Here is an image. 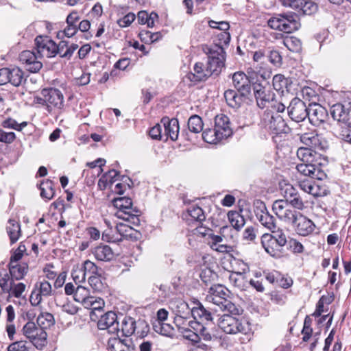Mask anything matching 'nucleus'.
<instances>
[{"mask_svg":"<svg viewBox=\"0 0 351 351\" xmlns=\"http://www.w3.org/2000/svg\"><path fill=\"white\" fill-rule=\"evenodd\" d=\"M270 77L269 72L265 71L260 73L259 81L253 86L254 94L257 105L261 108H267L274 99V94L270 90L267 78Z\"/></svg>","mask_w":351,"mask_h":351,"instance_id":"5","label":"nucleus"},{"mask_svg":"<svg viewBox=\"0 0 351 351\" xmlns=\"http://www.w3.org/2000/svg\"><path fill=\"white\" fill-rule=\"evenodd\" d=\"M261 243L265 252L275 258L282 256L283 246H280L274 240H272L271 235L264 234L262 236Z\"/></svg>","mask_w":351,"mask_h":351,"instance_id":"24","label":"nucleus"},{"mask_svg":"<svg viewBox=\"0 0 351 351\" xmlns=\"http://www.w3.org/2000/svg\"><path fill=\"white\" fill-rule=\"evenodd\" d=\"M297 156L303 162L315 163L316 159L319 157V154L315 149L307 147H301L298 149Z\"/></svg>","mask_w":351,"mask_h":351,"instance_id":"33","label":"nucleus"},{"mask_svg":"<svg viewBox=\"0 0 351 351\" xmlns=\"http://www.w3.org/2000/svg\"><path fill=\"white\" fill-rule=\"evenodd\" d=\"M92 254L99 261H110L114 257L112 248L107 245H99L93 248Z\"/></svg>","mask_w":351,"mask_h":351,"instance_id":"31","label":"nucleus"},{"mask_svg":"<svg viewBox=\"0 0 351 351\" xmlns=\"http://www.w3.org/2000/svg\"><path fill=\"white\" fill-rule=\"evenodd\" d=\"M263 71H264L262 68L254 66L247 69V74L243 72H236L232 76L233 85L242 95H247L251 90V84L254 86V84L259 81L260 73Z\"/></svg>","mask_w":351,"mask_h":351,"instance_id":"4","label":"nucleus"},{"mask_svg":"<svg viewBox=\"0 0 351 351\" xmlns=\"http://www.w3.org/2000/svg\"><path fill=\"white\" fill-rule=\"evenodd\" d=\"M97 327L99 330H107L113 335L112 337H119V323L117 321V315L112 311L101 315L97 322Z\"/></svg>","mask_w":351,"mask_h":351,"instance_id":"13","label":"nucleus"},{"mask_svg":"<svg viewBox=\"0 0 351 351\" xmlns=\"http://www.w3.org/2000/svg\"><path fill=\"white\" fill-rule=\"evenodd\" d=\"M10 298H16L23 301L26 300V285L23 282H16L15 280L10 281V285L5 291Z\"/></svg>","mask_w":351,"mask_h":351,"instance_id":"32","label":"nucleus"},{"mask_svg":"<svg viewBox=\"0 0 351 351\" xmlns=\"http://www.w3.org/2000/svg\"><path fill=\"white\" fill-rule=\"evenodd\" d=\"M34 52L26 50L23 51L19 56L20 61L25 64L27 71L32 73H36L43 66L41 62L38 61Z\"/></svg>","mask_w":351,"mask_h":351,"instance_id":"22","label":"nucleus"},{"mask_svg":"<svg viewBox=\"0 0 351 351\" xmlns=\"http://www.w3.org/2000/svg\"><path fill=\"white\" fill-rule=\"evenodd\" d=\"M40 196L47 200L51 199L55 194V191L53 187V182L49 180L43 182L40 186Z\"/></svg>","mask_w":351,"mask_h":351,"instance_id":"51","label":"nucleus"},{"mask_svg":"<svg viewBox=\"0 0 351 351\" xmlns=\"http://www.w3.org/2000/svg\"><path fill=\"white\" fill-rule=\"evenodd\" d=\"M152 325L154 330L158 334L164 336H171L173 335V328L169 324H166L164 322L154 321Z\"/></svg>","mask_w":351,"mask_h":351,"instance_id":"48","label":"nucleus"},{"mask_svg":"<svg viewBox=\"0 0 351 351\" xmlns=\"http://www.w3.org/2000/svg\"><path fill=\"white\" fill-rule=\"evenodd\" d=\"M136 323L135 332L137 336L141 338L147 336L149 331V326L147 322L143 319H138Z\"/></svg>","mask_w":351,"mask_h":351,"instance_id":"55","label":"nucleus"},{"mask_svg":"<svg viewBox=\"0 0 351 351\" xmlns=\"http://www.w3.org/2000/svg\"><path fill=\"white\" fill-rule=\"evenodd\" d=\"M136 321L131 317H124L121 321L120 333L123 336L129 337L135 332Z\"/></svg>","mask_w":351,"mask_h":351,"instance_id":"38","label":"nucleus"},{"mask_svg":"<svg viewBox=\"0 0 351 351\" xmlns=\"http://www.w3.org/2000/svg\"><path fill=\"white\" fill-rule=\"evenodd\" d=\"M28 266L25 263L19 264L18 262L9 263L10 275L13 280H19L27 274Z\"/></svg>","mask_w":351,"mask_h":351,"instance_id":"34","label":"nucleus"},{"mask_svg":"<svg viewBox=\"0 0 351 351\" xmlns=\"http://www.w3.org/2000/svg\"><path fill=\"white\" fill-rule=\"evenodd\" d=\"M71 276L73 280L76 284L85 282L86 276L84 273V270H83V269L78 265L73 267L71 272Z\"/></svg>","mask_w":351,"mask_h":351,"instance_id":"58","label":"nucleus"},{"mask_svg":"<svg viewBox=\"0 0 351 351\" xmlns=\"http://www.w3.org/2000/svg\"><path fill=\"white\" fill-rule=\"evenodd\" d=\"M260 210L256 211V216L259 222L269 230L276 229L275 219L267 210L265 205L261 204Z\"/></svg>","mask_w":351,"mask_h":351,"instance_id":"29","label":"nucleus"},{"mask_svg":"<svg viewBox=\"0 0 351 351\" xmlns=\"http://www.w3.org/2000/svg\"><path fill=\"white\" fill-rule=\"evenodd\" d=\"M263 120L265 128L275 134L287 133L289 130L284 119L278 113L276 114L265 113Z\"/></svg>","mask_w":351,"mask_h":351,"instance_id":"17","label":"nucleus"},{"mask_svg":"<svg viewBox=\"0 0 351 351\" xmlns=\"http://www.w3.org/2000/svg\"><path fill=\"white\" fill-rule=\"evenodd\" d=\"M230 283L239 290H245L249 285V280L246 276L239 272H232L229 276Z\"/></svg>","mask_w":351,"mask_h":351,"instance_id":"36","label":"nucleus"},{"mask_svg":"<svg viewBox=\"0 0 351 351\" xmlns=\"http://www.w3.org/2000/svg\"><path fill=\"white\" fill-rule=\"evenodd\" d=\"M296 169L301 175L311 178L322 180L324 173L320 169L317 163L302 162L297 165Z\"/></svg>","mask_w":351,"mask_h":351,"instance_id":"23","label":"nucleus"},{"mask_svg":"<svg viewBox=\"0 0 351 351\" xmlns=\"http://www.w3.org/2000/svg\"><path fill=\"white\" fill-rule=\"evenodd\" d=\"M113 205L118 210L115 213L117 218L125 221H131L134 224H138L140 210L132 206V199L129 197H123L115 198Z\"/></svg>","mask_w":351,"mask_h":351,"instance_id":"7","label":"nucleus"},{"mask_svg":"<svg viewBox=\"0 0 351 351\" xmlns=\"http://www.w3.org/2000/svg\"><path fill=\"white\" fill-rule=\"evenodd\" d=\"M9 82L14 86H20L24 80L23 72L19 68L9 69Z\"/></svg>","mask_w":351,"mask_h":351,"instance_id":"47","label":"nucleus"},{"mask_svg":"<svg viewBox=\"0 0 351 351\" xmlns=\"http://www.w3.org/2000/svg\"><path fill=\"white\" fill-rule=\"evenodd\" d=\"M209 235L210 237L209 245L213 250L219 252H228L229 247L226 244H220L224 239L221 234L215 235L210 234Z\"/></svg>","mask_w":351,"mask_h":351,"instance_id":"44","label":"nucleus"},{"mask_svg":"<svg viewBox=\"0 0 351 351\" xmlns=\"http://www.w3.org/2000/svg\"><path fill=\"white\" fill-rule=\"evenodd\" d=\"M24 335L36 346H43L47 340V332L34 322H27L23 327Z\"/></svg>","mask_w":351,"mask_h":351,"instance_id":"14","label":"nucleus"},{"mask_svg":"<svg viewBox=\"0 0 351 351\" xmlns=\"http://www.w3.org/2000/svg\"><path fill=\"white\" fill-rule=\"evenodd\" d=\"M228 218L231 223V227L237 231L240 230L245 223V218L239 212L237 211H229L228 213Z\"/></svg>","mask_w":351,"mask_h":351,"instance_id":"42","label":"nucleus"},{"mask_svg":"<svg viewBox=\"0 0 351 351\" xmlns=\"http://www.w3.org/2000/svg\"><path fill=\"white\" fill-rule=\"evenodd\" d=\"M268 26L273 29L292 33L300 27L298 16L295 14H277L267 21Z\"/></svg>","mask_w":351,"mask_h":351,"instance_id":"6","label":"nucleus"},{"mask_svg":"<svg viewBox=\"0 0 351 351\" xmlns=\"http://www.w3.org/2000/svg\"><path fill=\"white\" fill-rule=\"evenodd\" d=\"M189 215L197 221H202L205 219L206 217L202 208L197 205L191 206L188 210Z\"/></svg>","mask_w":351,"mask_h":351,"instance_id":"54","label":"nucleus"},{"mask_svg":"<svg viewBox=\"0 0 351 351\" xmlns=\"http://www.w3.org/2000/svg\"><path fill=\"white\" fill-rule=\"evenodd\" d=\"M169 306L176 316L175 323L187 319L190 314L193 315L194 319L199 318L202 321H211L213 319L210 311L205 308L200 303L191 310L188 304L183 300L174 298L169 301Z\"/></svg>","mask_w":351,"mask_h":351,"instance_id":"1","label":"nucleus"},{"mask_svg":"<svg viewBox=\"0 0 351 351\" xmlns=\"http://www.w3.org/2000/svg\"><path fill=\"white\" fill-rule=\"evenodd\" d=\"M80 21V16L76 11L71 12L66 19V27L61 32L58 33L59 38H62L64 36L68 38H71L76 34L78 32L77 23Z\"/></svg>","mask_w":351,"mask_h":351,"instance_id":"25","label":"nucleus"},{"mask_svg":"<svg viewBox=\"0 0 351 351\" xmlns=\"http://www.w3.org/2000/svg\"><path fill=\"white\" fill-rule=\"evenodd\" d=\"M179 332L183 337L193 343H197L200 340L199 335L197 333L196 327L201 326L197 322L188 321L187 319L176 323Z\"/></svg>","mask_w":351,"mask_h":351,"instance_id":"18","label":"nucleus"},{"mask_svg":"<svg viewBox=\"0 0 351 351\" xmlns=\"http://www.w3.org/2000/svg\"><path fill=\"white\" fill-rule=\"evenodd\" d=\"M11 280H14L6 271H0V287L4 293L9 288Z\"/></svg>","mask_w":351,"mask_h":351,"instance_id":"61","label":"nucleus"},{"mask_svg":"<svg viewBox=\"0 0 351 351\" xmlns=\"http://www.w3.org/2000/svg\"><path fill=\"white\" fill-rule=\"evenodd\" d=\"M220 234L226 241L234 242L237 238L238 231L231 226H225L220 229Z\"/></svg>","mask_w":351,"mask_h":351,"instance_id":"53","label":"nucleus"},{"mask_svg":"<svg viewBox=\"0 0 351 351\" xmlns=\"http://www.w3.org/2000/svg\"><path fill=\"white\" fill-rule=\"evenodd\" d=\"M108 348L111 351H132L125 340L119 337H112L108 341Z\"/></svg>","mask_w":351,"mask_h":351,"instance_id":"37","label":"nucleus"},{"mask_svg":"<svg viewBox=\"0 0 351 351\" xmlns=\"http://www.w3.org/2000/svg\"><path fill=\"white\" fill-rule=\"evenodd\" d=\"M55 320L53 315L49 313H42L37 317V324L38 326L44 330L54 324Z\"/></svg>","mask_w":351,"mask_h":351,"instance_id":"49","label":"nucleus"},{"mask_svg":"<svg viewBox=\"0 0 351 351\" xmlns=\"http://www.w3.org/2000/svg\"><path fill=\"white\" fill-rule=\"evenodd\" d=\"M350 104L346 105L337 103L330 108V114L335 120L339 122H346L349 119Z\"/></svg>","mask_w":351,"mask_h":351,"instance_id":"28","label":"nucleus"},{"mask_svg":"<svg viewBox=\"0 0 351 351\" xmlns=\"http://www.w3.org/2000/svg\"><path fill=\"white\" fill-rule=\"evenodd\" d=\"M87 303L88 305H84V307L92 310L90 313V317L92 319H93V317L95 316V311H101L105 306V302L103 299L92 295L88 300Z\"/></svg>","mask_w":351,"mask_h":351,"instance_id":"40","label":"nucleus"},{"mask_svg":"<svg viewBox=\"0 0 351 351\" xmlns=\"http://www.w3.org/2000/svg\"><path fill=\"white\" fill-rule=\"evenodd\" d=\"M118 176L119 172L114 169L110 170L107 173L103 175V176L99 180L98 186L101 190L105 189L108 184H112L117 180L116 178Z\"/></svg>","mask_w":351,"mask_h":351,"instance_id":"46","label":"nucleus"},{"mask_svg":"<svg viewBox=\"0 0 351 351\" xmlns=\"http://www.w3.org/2000/svg\"><path fill=\"white\" fill-rule=\"evenodd\" d=\"M91 297L90 295V291L85 287L79 285L76 287L75 292L73 295L75 301L80 302L84 306L87 305L88 300Z\"/></svg>","mask_w":351,"mask_h":351,"instance_id":"45","label":"nucleus"},{"mask_svg":"<svg viewBox=\"0 0 351 351\" xmlns=\"http://www.w3.org/2000/svg\"><path fill=\"white\" fill-rule=\"evenodd\" d=\"M35 43L37 52L41 57L52 58L58 52V47L56 43L48 37L37 36Z\"/></svg>","mask_w":351,"mask_h":351,"instance_id":"16","label":"nucleus"},{"mask_svg":"<svg viewBox=\"0 0 351 351\" xmlns=\"http://www.w3.org/2000/svg\"><path fill=\"white\" fill-rule=\"evenodd\" d=\"M288 114L291 119L295 122L304 121L308 116V108L300 99L293 98L289 107Z\"/></svg>","mask_w":351,"mask_h":351,"instance_id":"19","label":"nucleus"},{"mask_svg":"<svg viewBox=\"0 0 351 351\" xmlns=\"http://www.w3.org/2000/svg\"><path fill=\"white\" fill-rule=\"evenodd\" d=\"M285 46L291 51L298 53L302 50V43L300 39L291 36L284 40Z\"/></svg>","mask_w":351,"mask_h":351,"instance_id":"52","label":"nucleus"},{"mask_svg":"<svg viewBox=\"0 0 351 351\" xmlns=\"http://www.w3.org/2000/svg\"><path fill=\"white\" fill-rule=\"evenodd\" d=\"M204 123L198 115H193L188 120L189 130L193 133H199L203 130Z\"/></svg>","mask_w":351,"mask_h":351,"instance_id":"50","label":"nucleus"},{"mask_svg":"<svg viewBox=\"0 0 351 351\" xmlns=\"http://www.w3.org/2000/svg\"><path fill=\"white\" fill-rule=\"evenodd\" d=\"M149 134L150 137L153 139L164 141L162 124L161 122L152 127L150 129Z\"/></svg>","mask_w":351,"mask_h":351,"instance_id":"59","label":"nucleus"},{"mask_svg":"<svg viewBox=\"0 0 351 351\" xmlns=\"http://www.w3.org/2000/svg\"><path fill=\"white\" fill-rule=\"evenodd\" d=\"M80 267L84 270L86 275L90 274V276H93L98 274L97 266L89 260L85 261Z\"/></svg>","mask_w":351,"mask_h":351,"instance_id":"62","label":"nucleus"},{"mask_svg":"<svg viewBox=\"0 0 351 351\" xmlns=\"http://www.w3.org/2000/svg\"><path fill=\"white\" fill-rule=\"evenodd\" d=\"M52 292V287L48 281L44 279L39 280L34 287L29 297V301L33 306H37L41 303L44 298L51 296Z\"/></svg>","mask_w":351,"mask_h":351,"instance_id":"12","label":"nucleus"},{"mask_svg":"<svg viewBox=\"0 0 351 351\" xmlns=\"http://www.w3.org/2000/svg\"><path fill=\"white\" fill-rule=\"evenodd\" d=\"M161 123L162 124L164 141H167L168 138L173 141H176L180 129L178 119L163 117L161 119Z\"/></svg>","mask_w":351,"mask_h":351,"instance_id":"21","label":"nucleus"},{"mask_svg":"<svg viewBox=\"0 0 351 351\" xmlns=\"http://www.w3.org/2000/svg\"><path fill=\"white\" fill-rule=\"evenodd\" d=\"M44 101L49 110L61 109L64 106V96L60 90L56 88H45L41 92Z\"/></svg>","mask_w":351,"mask_h":351,"instance_id":"15","label":"nucleus"},{"mask_svg":"<svg viewBox=\"0 0 351 351\" xmlns=\"http://www.w3.org/2000/svg\"><path fill=\"white\" fill-rule=\"evenodd\" d=\"M311 320L310 318L306 317L304 319V327L302 330V334L303 335L302 340L305 342H307L311 338L313 332V329L311 327Z\"/></svg>","mask_w":351,"mask_h":351,"instance_id":"63","label":"nucleus"},{"mask_svg":"<svg viewBox=\"0 0 351 351\" xmlns=\"http://www.w3.org/2000/svg\"><path fill=\"white\" fill-rule=\"evenodd\" d=\"M272 209L281 221L287 223H292L300 213L292 209L289 202L284 199L276 200Z\"/></svg>","mask_w":351,"mask_h":351,"instance_id":"11","label":"nucleus"},{"mask_svg":"<svg viewBox=\"0 0 351 351\" xmlns=\"http://www.w3.org/2000/svg\"><path fill=\"white\" fill-rule=\"evenodd\" d=\"M219 134L225 140L232 134V130L230 126L229 118L223 114H218L215 118V127Z\"/></svg>","mask_w":351,"mask_h":351,"instance_id":"27","label":"nucleus"},{"mask_svg":"<svg viewBox=\"0 0 351 351\" xmlns=\"http://www.w3.org/2000/svg\"><path fill=\"white\" fill-rule=\"evenodd\" d=\"M226 295L224 287L221 285H214L209 288L206 296V301L216 306L213 309L216 313L220 310L232 315L239 314V308L234 304L226 299Z\"/></svg>","mask_w":351,"mask_h":351,"instance_id":"3","label":"nucleus"},{"mask_svg":"<svg viewBox=\"0 0 351 351\" xmlns=\"http://www.w3.org/2000/svg\"><path fill=\"white\" fill-rule=\"evenodd\" d=\"M137 18L140 24H146L148 27H153L155 21L158 19V16L156 12H152L149 14L147 12L142 10L138 13Z\"/></svg>","mask_w":351,"mask_h":351,"instance_id":"41","label":"nucleus"},{"mask_svg":"<svg viewBox=\"0 0 351 351\" xmlns=\"http://www.w3.org/2000/svg\"><path fill=\"white\" fill-rule=\"evenodd\" d=\"M193 71L194 73H190L186 75V78L193 82L204 81L210 76L207 66L205 68L202 62H197L194 65Z\"/></svg>","mask_w":351,"mask_h":351,"instance_id":"30","label":"nucleus"},{"mask_svg":"<svg viewBox=\"0 0 351 351\" xmlns=\"http://www.w3.org/2000/svg\"><path fill=\"white\" fill-rule=\"evenodd\" d=\"M6 232L11 243H14L21 234L20 223L14 219H9L6 225Z\"/></svg>","mask_w":351,"mask_h":351,"instance_id":"35","label":"nucleus"},{"mask_svg":"<svg viewBox=\"0 0 351 351\" xmlns=\"http://www.w3.org/2000/svg\"><path fill=\"white\" fill-rule=\"evenodd\" d=\"M219 131L214 128L206 129L203 131L202 138L204 141L210 144H217L218 143L225 140L218 133Z\"/></svg>","mask_w":351,"mask_h":351,"instance_id":"43","label":"nucleus"},{"mask_svg":"<svg viewBox=\"0 0 351 351\" xmlns=\"http://www.w3.org/2000/svg\"><path fill=\"white\" fill-rule=\"evenodd\" d=\"M1 125L5 128H10L14 129L18 131H21L23 128H25L27 125L26 122H22L21 123H18L16 120L8 118L5 120H4Z\"/></svg>","mask_w":351,"mask_h":351,"instance_id":"57","label":"nucleus"},{"mask_svg":"<svg viewBox=\"0 0 351 351\" xmlns=\"http://www.w3.org/2000/svg\"><path fill=\"white\" fill-rule=\"evenodd\" d=\"M229 313L219 316L218 326L226 334L234 335L239 332L247 334L250 331L247 322L242 323L238 318L230 315Z\"/></svg>","mask_w":351,"mask_h":351,"instance_id":"8","label":"nucleus"},{"mask_svg":"<svg viewBox=\"0 0 351 351\" xmlns=\"http://www.w3.org/2000/svg\"><path fill=\"white\" fill-rule=\"evenodd\" d=\"M104 223L108 228L104 230L102 239L108 242H117L122 239H138L140 233L132 227L124 223L112 222L109 219L105 218Z\"/></svg>","mask_w":351,"mask_h":351,"instance_id":"2","label":"nucleus"},{"mask_svg":"<svg viewBox=\"0 0 351 351\" xmlns=\"http://www.w3.org/2000/svg\"><path fill=\"white\" fill-rule=\"evenodd\" d=\"M247 95H242L240 93L238 94L234 90H227L224 93V97L228 105L232 108H238L243 101V97Z\"/></svg>","mask_w":351,"mask_h":351,"instance_id":"39","label":"nucleus"},{"mask_svg":"<svg viewBox=\"0 0 351 351\" xmlns=\"http://www.w3.org/2000/svg\"><path fill=\"white\" fill-rule=\"evenodd\" d=\"M90 286L97 291H100L103 289V283L100 276L97 274L90 276L88 278Z\"/></svg>","mask_w":351,"mask_h":351,"instance_id":"60","label":"nucleus"},{"mask_svg":"<svg viewBox=\"0 0 351 351\" xmlns=\"http://www.w3.org/2000/svg\"><path fill=\"white\" fill-rule=\"evenodd\" d=\"M310 122L314 125H319L327 117L326 110L319 104H312L308 108V116Z\"/></svg>","mask_w":351,"mask_h":351,"instance_id":"26","label":"nucleus"},{"mask_svg":"<svg viewBox=\"0 0 351 351\" xmlns=\"http://www.w3.org/2000/svg\"><path fill=\"white\" fill-rule=\"evenodd\" d=\"M207 69L210 75H218L224 67L225 51L221 46L214 45L208 49Z\"/></svg>","mask_w":351,"mask_h":351,"instance_id":"10","label":"nucleus"},{"mask_svg":"<svg viewBox=\"0 0 351 351\" xmlns=\"http://www.w3.org/2000/svg\"><path fill=\"white\" fill-rule=\"evenodd\" d=\"M295 228V230L300 236L306 237L311 234L315 229V224L302 213H299L295 220L291 223Z\"/></svg>","mask_w":351,"mask_h":351,"instance_id":"20","label":"nucleus"},{"mask_svg":"<svg viewBox=\"0 0 351 351\" xmlns=\"http://www.w3.org/2000/svg\"><path fill=\"white\" fill-rule=\"evenodd\" d=\"M297 130H298L297 135L300 137V142L307 147L316 151L324 150L327 147L326 141L315 130L306 131L302 125Z\"/></svg>","mask_w":351,"mask_h":351,"instance_id":"9","label":"nucleus"},{"mask_svg":"<svg viewBox=\"0 0 351 351\" xmlns=\"http://www.w3.org/2000/svg\"><path fill=\"white\" fill-rule=\"evenodd\" d=\"M272 240H274L280 246H285L287 243V236L282 229L277 228L271 230Z\"/></svg>","mask_w":351,"mask_h":351,"instance_id":"56","label":"nucleus"},{"mask_svg":"<svg viewBox=\"0 0 351 351\" xmlns=\"http://www.w3.org/2000/svg\"><path fill=\"white\" fill-rule=\"evenodd\" d=\"M8 351H26L27 350V342L25 341H16L10 344Z\"/></svg>","mask_w":351,"mask_h":351,"instance_id":"64","label":"nucleus"}]
</instances>
